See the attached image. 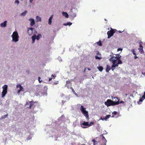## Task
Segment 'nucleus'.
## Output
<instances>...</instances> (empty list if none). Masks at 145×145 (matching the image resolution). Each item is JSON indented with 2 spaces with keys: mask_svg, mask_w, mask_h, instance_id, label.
I'll return each instance as SVG.
<instances>
[{
  "mask_svg": "<svg viewBox=\"0 0 145 145\" xmlns=\"http://www.w3.org/2000/svg\"><path fill=\"white\" fill-rule=\"evenodd\" d=\"M110 57L109 61L112 63L111 69L113 71L116 67H118L119 64H122V61L120 59L121 56L120 54H114L112 53L110 55Z\"/></svg>",
  "mask_w": 145,
  "mask_h": 145,
  "instance_id": "nucleus-1",
  "label": "nucleus"
},
{
  "mask_svg": "<svg viewBox=\"0 0 145 145\" xmlns=\"http://www.w3.org/2000/svg\"><path fill=\"white\" fill-rule=\"evenodd\" d=\"M11 37L12 38V41L16 42L19 40V36L17 31H15L13 32Z\"/></svg>",
  "mask_w": 145,
  "mask_h": 145,
  "instance_id": "nucleus-2",
  "label": "nucleus"
},
{
  "mask_svg": "<svg viewBox=\"0 0 145 145\" xmlns=\"http://www.w3.org/2000/svg\"><path fill=\"white\" fill-rule=\"evenodd\" d=\"M105 104L107 106H113L118 105V103H116L115 101H113L110 99H108L105 102Z\"/></svg>",
  "mask_w": 145,
  "mask_h": 145,
  "instance_id": "nucleus-3",
  "label": "nucleus"
},
{
  "mask_svg": "<svg viewBox=\"0 0 145 145\" xmlns=\"http://www.w3.org/2000/svg\"><path fill=\"white\" fill-rule=\"evenodd\" d=\"M86 108L82 105H81L80 108V110L82 112L84 115L85 116L86 118L88 120L89 119V116L88 114V112L86 110Z\"/></svg>",
  "mask_w": 145,
  "mask_h": 145,
  "instance_id": "nucleus-4",
  "label": "nucleus"
},
{
  "mask_svg": "<svg viewBox=\"0 0 145 145\" xmlns=\"http://www.w3.org/2000/svg\"><path fill=\"white\" fill-rule=\"evenodd\" d=\"M34 31V32L33 33L34 34L37 33V31L34 28L32 27L28 28L27 32L29 35H31L33 33Z\"/></svg>",
  "mask_w": 145,
  "mask_h": 145,
  "instance_id": "nucleus-5",
  "label": "nucleus"
},
{
  "mask_svg": "<svg viewBox=\"0 0 145 145\" xmlns=\"http://www.w3.org/2000/svg\"><path fill=\"white\" fill-rule=\"evenodd\" d=\"M42 37V35L40 34H39L37 36H36V35L35 34L32 37V43H34L35 42V40L36 39L37 40H39V39Z\"/></svg>",
  "mask_w": 145,
  "mask_h": 145,
  "instance_id": "nucleus-6",
  "label": "nucleus"
},
{
  "mask_svg": "<svg viewBox=\"0 0 145 145\" xmlns=\"http://www.w3.org/2000/svg\"><path fill=\"white\" fill-rule=\"evenodd\" d=\"M142 42L141 41L139 42V47L140 48L138 49L139 52L141 54H143L144 52L143 50V47L142 44Z\"/></svg>",
  "mask_w": 145,
  "mask_h": 145,
  "instance_id": "nucleus-7",
  "label": "nucleus"
},
{
  "mask_svg": "<svg viewBox=\"0 0 145 145\" xmlns=\"http://www.w3.org/2000/svg\"><path fill=\"white\" fill-rule=\"evenodd\" d=\"M81 126L83 128H86L88 127V122L84 121L80 124Z\"/></svg>",
  "mask_w": 145,
  "mask_h": 145,
  "instance_id": "nucleus-8",
  "label": "nucleus"
},
{
  "mask_svg": "<svg viewBox=\"0 0 145 145\" xmlns=\"http://www.w3.org/2000/svg\"><path fill=\"white\" fill-rule=\"evenodd\" d=\"M16 88H19V89L18 90V93L19 94L21 91H24L23 88V87L20 84H18L16 86Z\"/></svg>",
  "mask_w": 145,
  "mask_h": 145,
  "instance_id": "nucleus-9",
  "label": "nucleus"
},
{
  "mask_svg": "<svg viewBox=\"0 0 145 145\" xmlns=\"http://www.w3.org/2000/svg\"><path fill=\"white\" fill-rule=\"evenodd\" d=\"M114 33V32H113L111 31H108L107 32V34L108 35V38H110L113 35Z\"/></svg>",
  "mask_w": 145,
  "mask_h": 145,
  "instance_id": "nucleus-10",
  "label": "nucleus"
},
{
  "mask_svg": "<svg viewBox=\"0 0 145 145\" xmlns=\"http://www.w3.org/2000/svg\"><path fill=\"white\" fill-rule=\"evenodd\" d=\"M145 99V91L144 92V95L142 97L140 98L139 100V101L138 102V104H140V102H142L143 100Z\"/></svg>",
  "mask_w": 145,
  "mask_h": 145,
  "instance_id": "nucleus-11",
  "label": "nucleus"
},
{
  "mask_svg": "<svg viewBox=\"0 0 145 145\" xmlns=\"http://www.w3.org/2000/svg\"><path fill=\"white\" fill-rule=\"evenodd\" d=\"M70 15L73 19H74L76 16V13L73 12L72 10H71V12H70Z\"/></svg>",
  "mask_w": 145,
  "mask_h": 145,
  "instance_id": "nucleus-12",
  "label": "nucleus"
},
{
  "mask_svg": "<svg viewBox=\"0 0 145 145\" xmlns=\"http://www.w3.org/2000/svg\"><path fill=\"white\" fill-rule=\"evenodd\" d=\"M29 20L30 21V25L31 26H33L35 25V21L33 18H31L29 19Z\"/></svg>",
  "mask_w": 145,
  "mask_h": 145,
  "instance_id": "nucleus-13",
  "label": "nucleus"
},
{
  "mask_svg": "<svg viewBox=\"0 0 145 145\" xmlns=\"http://www.w3.org/2000/svg\"><path fill=\"white\" fill-rule=\"evenodd\" d=\"M53 15H52L50 17L48 20V24L49 25H51L52 24V20L53 18Z\"/></svg>",
  "mask_w": 145,
  "mask_h": 145,
  "instance_id": "nucleus-14",
  "label": "nucleus"
},
{
  "mask_svg": "<svg viewBox=\"0 0 145 145\" xmlns=\"http://www.w3.org/2000/svg\"><path fill=\"white\" fill-rule=\"evenodd\" d=\"M7 21H5L1 23L0 24V26L2 27H5L7 25Z\"/></svg>",
  "mask_w": 145,
  "mask_h": 145,
  "instance_id": "nucleus-15",
  "label": "nucleus"
},
{
  "mask_svg": "<svg viewBox=\"0 0 145 145\" xmlns=\"http://www.w3.org/2000/svg\"><path fill=\"white\" fill-rule=\"evenodd\" d=\"M7 92V91L3 90L2 92V97H4Z\"/></svg>",
  "mask_w": 145,
  "mask_h": 145,
  "instance_id": "nucleus-16",
  "label": "nucleus"
},
{
  "mask_svg": "<svg viewBox=\"0 0 145 145\" xmlns=\"http://www.w3.org/2000/svg\"><path fill=\"white\" fill-rule=\"evenodd\" d=\"M114 99H117V100H118L117 102H116V103H118V105L119 104H121V103H124V102L123 101H121L120 102L119 101V100L118 99V97H114Z\"/></svg>",
  "mask_w": 145,
  "mask_h": 145,
  "instance_id": "nucleus-17",
  "label": "nucleus"
},
{
  "mask_svg": "<svg viewBox=\"0 0 145 145\" xmlns=\"http://www.w3.org/2000/svg\"><path fill=\"white\" fill-rule=\"evenodd\" d=\"M97 55H99V56H95V58L96 59H101V54H100L99 53H97Z\"/></svg>",
  "mask_w": 145,
  "mask_h": 145,
  "instance_id": "nucleus-18",
  "label": "nucleus"
},
{
  "mask_svg": "<svg viewBox=\"0 0 145 145\" xmlns=\"http://www.w3.org/2000/svg\"><path fill=\"white\" fill-rule=\"evenodd\" d=\"M106 71L108 72H109V71L111 69V68L110 66L109 65H106Z\"/></svg>",
  "mask_w": 145,
  "mask_h": 145,
  "instance_id": "nucleus-19",
  "label": "nucleus"
},
{
  "mask_svg": "<svg viewBox=\"0 0 145 145\" xmlns=\"http://www.w3.org/2000/svg\"><path fill=\"white\" fill-rule=\"evenodd\" d=\"M2 88L3 90L7 91L8 86L7 85H5L3 86Z\"/></svg>",
  "mask_w": 145,
  "mask_h": 145,
  "instance_id": "nucleus-20",
  "label": "nucleus"
},
{
  "mask_svg": "<svg viewBox=\"0 0 145 145\" xmlns=\"http://www.w3.org/2000/svg\"><path fill=\"white\" fill-rule=\"evenodd\" d=\"M62 14L63 16L65 17L66 18H68L69 17V15L66 12H63Z\"/></svg>",
  "mask_w": 145,
  "mask_h": 145,
  "instance_id": "nucleus-21",
  "label": "nucleus"
},
{
  "mask_svg": "<svg viewBox=\"0 0 145 145\" xmlns=\"http://www.w3.org/2000/svg\"><path fill=\"white\" fill-rule=\"evenodd\" d=\"M36 21L37 22H40L41 21V18L39 16H37L36 17Z\"/></svg>",
  "mask_w": 145,
  "mask_h": 145,
  "instance_id": "nucleus-22",
  "label": "nucleus"
},
{
  "mask_svg": "<svg viewBox=\"0 0 145 145\" xmlns=\"http://www.w3.org/2000/svg\"><path fill=\"white\" fill-rule=\"evenodd\" d=\"M92 142H93V145H97L99 143L98 142L95 141L94 139L93 140Z\"/></svg>",
  "mask_w": 145,
  "mask_h": 145,
  "instance_id": "nucleus-23",
  "label": "nucleus"
},
{
  "mask_svg": "<svg viewBox=\"0 0 145 145\" xmlns=\"http://www.w3.org/2000/svg\"><path fill=\"white\" fill-rule=\"evenodd\" d=\"M27 10H25L23 12L21 13L20 14V16H25L27 13Z\"/></svg>",
  "mask_w": 145,
  "mask_h": 145,
  "instance_id": "nucleus-24",
  "label": "nucleus"
},
{
  "mask_svg": "<svg viewBox=\"0 0 145 145\" xmlns=\"http://www.w3.org/2000/svg\"><path fill=\"white\" fill-rule=\"evenodd\" d=\"M72 23H71V22H67V23H64L63 24V25L65 26H67V25H69V26H70L72 24Z\"/></svg>",
  "mask_w": 145,
  "mask_h": 145,
  "instance_id": "nucleus-25",
  "label": "nucleus"
},
{
  "mask_svg": "<svg viewBox=\"0 0 145 145\" xmlns=\"http://www.w3.org/2000/svg\"><path fill=\"white\" fill-rule=\"evenodd\" d=\"M97 68L99 69V70L101 72L102 71L103 69V67L101 66L97 67Z\"/></svg>",
  "mask_w": 145,
  "mask_h": 145,
  "instance_id": "nucleus-26",
  "label": "nucleus"
},
{
  "mask_svg": "<svg viewBox=\"0 0 145 145\" xmlns=\"http://www.w3.org/2000/svg\"><path fill=\"white\" fill-rule=\"evenodd\" d=\"M29 103L30 106L29 107H28V108H31L32 106L33 105V101H29Z\"/></svg>",
  "mask_w": 145,
  "mask_h": 145,
  "instance_id": "nucleus-27",
  "label": "nucleus"
},
{
  "mask_svg": "<svg viewBox=\"0 0 145 145\" xmlns=\"http://www.w3.org/2000/svg\"><path fill=\"white\" fill-rule=\"evenodd\" d=\"M96 44H97L99 46H102V45L101 43V41L100 40H99V42H96Z\"/></svg>",
  "mask_w": 145,
  "mask_h": 145,
  "instance_id": "nucleus-28",
  "label": "nucleus"
},
{
  "mask_svg": "<svg viewBox=\"0 0 145 145\" xmlns=\"http://www.w3.org/2000/svg\"><path fill=\"white\" fill-rule=\"evenodd\" d=\"M33 135H30L27 137V140H29L31 139Z\"/></svg>",
  "mask_w": 145,
  "mask_h": 145,
  "instance_id": "nucleus-29",
  "label": "nucleus"
},
{
  "mask_svg": "<svg viewBox=\"0 0 145 145\" xmlns=\"http://www.w3.org/2000/svg\"><path fill=\"white\" fill-rule=\"evenodd\" d=\"M8 115V114H7L6 115H5L4 116H2L1 117V119H4L5 118H6L7 117V116Z\"/></svg>",
  "mask_w": 145,
  "mask_h": 145,
  "instance_id": "nucleus-30",
  "label": "nucleus"
},
{
  "mask_svg": "<svg viewBox=\"0 0 145 145\" xmlns=\"http://www.w3.org/2000/svg\"><path fill=\"white\" fill-rule=\"evenodd\" d=\"M131 51L132 52L134 55L136 56V53H135V51L134 49H132L131 50Z\"/></svg>",
  "mask_w": 145,
  "mask_h": 145,
  "instance_id": "nucleus-31",
  "label": "nucleus"
},
{
  "mask_svg": "<svg viewBox=\"0 0 145 145\" xmlns=\"http://www.w3.org/2000/svg\"><path fill=\"white\" fill-rule=\"evenodd\" d=\"M110 115H108L106 116L105 118L106 121L110 117Z\"/></svg>",
  "mask_w": 145,
  "mask_h": 145,
  "instance_id": "nucleus-32",
  "label": "nucleus"
},
{
  "mask_svg": "<svg viewBox=\"0 0 145 145\" xmlns=\"http://www.w3.org/2000/svg\"><path fill=\"white\" fill-rule=\"evenodd\" d=\"M72 89V91L76 95L77 97H78V95L75 92V91L74 90V89L72 88H71Z\"/></svg>",
  "mask_w": 145,
  "mask_h": 145,
  "instance_id": "nucleus-33",
  "label": "nucleus"
},
{
  "mask_svg": "<svg viewBox=\"0 0 145 145\" xmlns=\"http://www.w3.org/2000/svg\"><path fill=\"white\" fill-rule=\"evenodd\" d=\"M102 137H103V138L102 139V141H104L105 143H106L107 140L105 138V137L104 136H103Z\"/></svg>",
  "mask_w": 145,
  "mask_h": 145,
  "instance_id": "nucleus-34",
  "label": "nucleus"
},
{
  "mask_svg": "<svg viewBox=\"0 0 145 145\" xmlns=\"http://www.w3.org/2000/svg\"><path fill=\"white\" fill-rule=\"evenodd\" d=\"M93 123H94L93 122H91L89 123H88V127L92 126L93 125Z\"/></svg>",
  "mask_w": 145,
  "mask_h": 145,
  "instance_id": "nucleus-35",
  "label": "nucleus"
},
{
  "mask_svg": "<svg viewBox=\"0 0 145 145\" xmlns=\"http://www.w3.org/2000/svg\"><path fill=\"white\" fill-rule=\"evenodd\" d=\"M14 3L16 4L17 3V4H18L19 3V1L18 0H16Z\"/></svg>",
  "mask_w": 145,
  "mask_h": 145,
  "instance_id": "nucleus-36",
  "label": "nucleus"
},
{
  "mask_svg": "<svg viewBox=\"0 0 145 145\" xmlns=\"http://www.w3.org/2000/svg\"><path fill=\"white\" fill-rule=\"evenodd\" d=\"M40 79H41L40 78V77H38V81H39V82L40 83L41 82H42V80H40Z\"/></svg>",
  "mask_w": 145,
  "mask_h": 145,
  "instance_id": "nucleus-37",
  "label": "nucleus"
},
{
  "mask_svg": "<svg viewBox=\"0 0 145 145\" xmlns=\"http://www.w3.org/2000/svg\"><path fill=\"white\" fill-rule=\"evenodd\" d=\"M117 113V112L116 111H114L112 113V114H113L114 115H116Z\"/></svg>",
  "mask_w": 145,
  "mask_h": 145,
  "instance_id": "nucleus-38",
  "label": "nucleus"
},
{
  "mask_svg": "<svg viewBox=\"0 0 145 145\" xmlns=\"http://www.w3.org/2000/svg\"><path fill=\"white\" fill-rule=\"evenodd\" d=\"M122 50V49L121 48H119L117 49V51H121Z\"/></svg>",
  "mask_w": 145,
  "mask_h": 145,
  "instance_id": "nucleus-39",
  "label": "nucleus"
},
{
  "mask_svg": "<svg viewBox=\"0 0 145 145\" xmlns=\"http://www.w3.org/2000/svg\"><path fill=\"white\" fill-rule=\"evenodd\" d=\"M103 142V144H102V145H106V143H105L104 141H102Z\"/></svg>",
  "mask_w": 145,
  "mask_h": 145,
  "instance_id": "nucleus-40",
  "label": "nucleus"
},
{
  "mask_svg": "<svg viewBox=\"0 0 145 145\" xmlns=\"http://www.w3.org/2000/svg\"><path fill=\"white\" fill-rule=\"evenodd\" d=\"M58 83V81H56V82H54V84H57Z\"/></svg>",
  "mask_w": 145,
  "mask_h": 145,
  "instance_id": "nucleus-41",
  "label": "nucleus"
},
{
  "mask_svg": "<svg viewBox=\"0 0 145 145\" xmlns=\"http://www.w3.org/2000/svg\"><path fill=\"white\" fill-rule=\"evenodd\" d=\"M102 120L103 121V120H105V121H106V119H105V118H102Z\"/></svg>",
  "mask_w": 145,
  "mask_h": 145,
  "instance_id": "nucleus-42",
  "label": "nucleus"
},
{
  "mask_svg": "<svg viewBox=\"0 0 145 145\" xmlns=\"http://www.w3.org/2000/svg\"><path fill=\"white\" fill-rule=\"evenodd\" d=\"M70 83V82L69 81H66V83H67V84H69V83Z\"/></svg>",
  "mask_w": 145,
  "mask_h": 145,
  "instance_id": "nucleus-43",
  "label": "nucleus"
},
{
  "mask_svg": "<svg viewBox=\"0 0 145 145\" xmlns=\"http://www.w3.org/2000/svg\"><path fill=\"white\" fill-rule=\"evenodd\" d=\"M137 58H138V57L136 56H136H134V59H136Z\"/></svg>",
  "mask_w": 145,
  "mask_h": 145,
  "instance_id": "nucleus-44",
  "label": "nucleus"
},
{
  "mask_svg": "<svg viewBox=\"0 0 145 145\" xmlns=\"http://www.w3.org/2000/svg\"><path fill=\"white\" fill-rule=\"evenodd\" d=\"M33 0H29L30 3H32Z\"/></svg>",
  "mask_w": 145,
  "mask_h": 145,
  "instance_id": "nucleus-45",
  "label": "nucleus"
},
{
  "mask_svg": "<svg viewBox=\"0 0 145 145\" xmlns=\"http://www.w3.org/2000/svg\"><path fill=\"white\" fill-rule=\"evenodd\" d=\"M52 78H49V81H50L51 80H52Z\"/></svg>",
  "mask_w": 145,
  "mask_h": 145,
  "instance_id": "nucleus-46",
  "label": "nucleus"
},
{
  "mask_svg": "<svg viewBox=\"0 0 145 145\" xmlns=\"http://www.w3.org/2000/svg\"><path fill=\"white\" fill-rule=\"evenodd\" d=\"M63 118V116H62L61 117H60L59 119V120H60L61 118Z\"/></svg>",
  "mask_w": 145,
  "mask_h": 145,
  "instance_id": "nucleus-47",
  "label": "nucleus"
},
{
  "mask_svg": "<svg viewBox=\"0 0 145 145\" xmlns=\"http://www.w3.org/2000/svg\"><path fill=\"white\" fill-rule=\"evenodd\" d=\"M142 74L143 75H144V76H145V72H144V73H142Z\"/></svg>",
  "mask_w": 145,
  "mask_h": 145,
  "instance_id": "nucleus-48",
  "label": "nucleus"
},
{
  "mask_svg": "<svg viewBox=\"0 0 145 145\" xmlns=\"http://www.w3.org/2000/svg\"><path fill=\"white\" fill-rule=\"evenodd\" d=\"M115 99V100L114 101L117 102L118 100H117V99Z\"/></svg>",
  "mask_w": 145,
  "mask_h": 145,
  "instance_id": "nucleus-49",
  "label": "nucleus"
},
{
  "mask_svg": "<svg viewBox=\"0 0 145 145\" xmlns=\"http://www.w3.org/2000/svg\"><path fill=\"white\" fill-rule=\"evenodd\" d=\"M118 32L119 33H121L123 32V31H119Z\"/></svg>",
  "mask_w": 145,
  "mask_h": 145,
  "instance_id": "nucleus-50",
  "label": "nucleus"
},
{
  "mask_svg": "<svg viewBox=\"0 0 145 145\" xmlns=\"http://www.w3.org/2000/svg\"><path fill=\"white\" fill-rule=\"evenodd\" d=\"M87 69L89 71H90L91 70V69L89 68H87Z\"/></svg>",
  "mask_w": 145,
  "mask_h": 145,
  "instance_id": "nucleus-51",
  "label": "nucleus"
},
{
  "mask_svg": "<svg viewBox=\"0 0 145 145\" xmlns=\"http://www.w3.org/2000/svg\"><path fill=\"white\" fill-rule=\"evenodd\" d=\"M28 105V103L27 102H26V104H25V105Z\"/></svg>",
  "mask_w": 145,
  "mask_h": 145,
  "instance_id": "nucleus-52",
  "label": "nucleus"
},
{
  "mask_svg": "<svg viewBox=\"0 0 145 145\" xmlns=\"http://www.w3.org/2000/svg\"><path fill=\"white\" fill-rule=\"evenodd\" d=\"M86 68H85V69H84V72H86Z\"/></svg>",
  "mask_w": 145,
  "mask_h": 145,
  "instance_id": "nucleus-53",
  "label": "nucleus"
},
{
  "mask_svg": "<svg viewBox=\"0 0 145 145\" xmlns=\"http://www.w3.org/2000/svg\"><path fill=\"white\" fill-rule=\"evenodd\" d=\"M114 97H112H112H111V98L112 99H114Z\"/></svg>",
  "mask_w": 145,
  "mask_h": 145,
  "instance_id": "nucleus-54",
  "label": "nucleus"
},
{
  "mask_svg": "<svg viewBox=\"0 0 145 145\" xmlns=\"http://www.w3.org/2000/svg\"><path fill=\"white\" fill-rule=\"evenodd\" d=\"M51 77H54V75L53 74H52L51 75Z\"/></svg>",
  "mask_w": 145,
  "mask_h": 145,
  "instance_id": "nucleus-55",
  "label": "nucleus"
},
{
  "mask_svg": "<svg viewBox=\"0 0 145 145\" xmlns=\"http://www.w3.org/2000/svg\"><path fill=\"white\" fill-rule=\"evenodd\" d=\"M100 120H102V117H101L100 118Z\"/></svg>",
  "mask_w": 145,
  "mask_h": 145,
  "instance_id": "nucleus-56",
  "label": "nucleus"
},
{
  "mask_svg": "<svg viewBox=\"0 0 145 145\" xmlns=\"http://www.w3.org/2000/svg\"><path fill=\"white\" fill-rule=\"evenodd\" d=\"M45 95H47V93H46H46H45Z\"/></svg>",
  "mask_w": 145,
  "mask_h": 145,
  "instance_id": "nucleus-57",
  "label": "nucleus"
},
{
  "mask_svg": "<svg viewBox=\"0 0 145 145\" xmlns=\"http://www.w3.org/2000/svg\"><path fill=\"white\" fill-rule=\"evenodd\" d=\"M63 101H62V103H63Z\"/></svg>",
  "mask_w": 145,
  "mask_h": 145,
  "instance_id": "nucleus-58",
  "label": "nucleus"
},
{
  "mask_svg": "<svg viewBox=\"0 0 145 145\" xmlns=\"http://www.w3.org/2000/svg\"><path fill=\"white\" fill-rule=\"evenodd\" d=\"M105 21H106V19H105Z\"/></svg>",
  "mask_w": 145,
  "mask_h": 145,
  "instance_id": "nucleus-59",
  "label": "nucleus"
},
{
  "mask_svg": "<svg viewBox=\"0 0 145 145\" xmlns=\"http://www.w3.org/2000/svg\"><path fill=\"white\" fill-rule=\"evenodd\" d=\"M59 61H62V60H59Z\"/></svg>",
  "mask_w": 145,
  "mask_h": 145,
  "instance_id": "nucleus-60",
  "label": "nucleus"
},
{
  "mask_svg": "<svg viewBox=\"0 0 145 145\" xmlns=\"http://www.w3.org/2000/svg\"><path fill=\"white\" fill-rule=\"evenodd\" d=\"M114 117V116H112V117Z\"/></svg>",
  "mask_w": 145,
  "mask_h": 145,
  "instance_id": "nucleus-61",
  "label": "nucleus"
},
{
  "mask_svg": "<svg viewBox=\"0 0 145 145\" xmlns=\"http://www.w3.org/2000/svg\"><path fill=\"white\" fill-rule=\"evenodd\" d=\"M82 145H85V144H82Z\"/></svg>",
  "mask_w": 145,
  "mask_h": 145,
  "instance_id": "nucleus-62",
  "label": "nucleus"
}]
</instances>
